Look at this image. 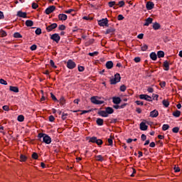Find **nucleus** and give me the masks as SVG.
<instances>
[{
	"label": "nucleus",
	"mask_w": 182,
	"mask_h": 182,
	"mask_svg": "<svg viewBox=\"0 0 182 182\" xmlns=\"http://www.w3.org/2000/svg\"><path fill=\"white\" fill-rule=\"evenodd\" d=\"M14 38H22V35H21V33H19L18 32H16L14 33Z\"/></svg>",
	"instance_id": "obj_39"
},
{
	"label": "nucleus",
	"mask_w": 182,
	"mask_h": 182,
	"mask_svg": "<svg viewBox=\"0 0 182 182\" xmlns=\"http://www.w3.org/2000/svg\"><path fill=\"white\" fill-rule=\"evenodd\" d=\"M37 48H38V46L36 45H35V44L32 45L30 47L31 50H36Z\"/></svg>",
	"instance_id": "obj_51"
},
{
	"label": "nucleus",
	"mask_w": 182,
	"mask_h": 182,
	"mask_svg": "<svg viewBox=\"0 0 182 182\" xmlns=\"http://www.w3.org/2000/svg\"><path fill=\"white\" fill-rule=\"evenodd\" d=\"M116 31V29H114V28H109L107 29L106 32H105V35H113L114 33V31Z\"/></svg>",
	"instance_id": "obj_15"
},
{
	"label": "nucleus",
	"mask_w": 182,
	"mask_h": 182,
	"mask_svg": "<svg viewBox=\"0 0 182 182\" xmlns=\"http://www.w3.org/2000/svg\"><path fill=\"white\" fill-rule=\"evenodd\" d=\"M141 139L142 140V141H145V140L147 139V136H146V134H142L141 136Z\"/></svg>",
	"instance_id": "obj_55"
},
{
	"label": "nucleus",
	"mask_w": 182,
	"mask_h": 182,
	"mask_svg": "<svg viewBox=\"0 0 182 182\" xmlns=\"http://www.w3.org/2000/svg\"><path fill=\"white\" fill-rule=\"evenodd\" d=\"M68 116H69L68 114H65V112H63L61 118L63 119V120H66V119H68Z\"/></svg>",
	"instance_id": "obj_45"
},
{
	"label": "nucleus",
	"mask_w": 182,
	"mask_h": 182,
	"mask_svg": "<svg viewBox=\"0 0 182 182\" xmlns=\"http://www.w3.org/2000/svg\"><path fill=\"white\" fill-rule=\"evenodd\" d=\"M50 97L54 102H59V100H58V98H56L55 95H53V93L52 92H50Z\"/></svg>",
	"instance_id": "obj_41"
},
{
	"label": "nucleus",
	"mask_w": 182,
	"mask_h": 182,
	"mask_svg": "<svg viewBox=\"0 0 182 182\" xmlns=\"http://www.w3.org/2000/svg\"><path fill=\"white\" fill-rule=\"evenodd\" d=\"M98 25L100 26H109V20L107 19V18L99 20Z\"/></svg>",
	"instance_id": "obj_6"
},
{
	"label": "nucleus",
	"mask_w": 182,
	"mask_h": 182,
	"mask_svg": "<svg viewBox=\"0 0 182 182\" xmlns=\"http://www.w3.org/2000/svg\"><path fill=\"white\" fill-rule=\"evenodd\" d=\"M0 33H1V38H5V36H6L8 35L6 33V31H4L2 29L0 31Z\"/></svg>",
	"instance_id": "obj_40"
},
{
	"label": "nucleus",
	"mask_w": 182,
	"mask_h": 182,
	"mask_svg": "<svg viewBox=\"0 0 182 182\" xmlns=\"http://www.w3.org/2000/svg\"><path fill=\"white\" fill-rule=\"evenodd\" d=\"M46 29L47 31V32H52V31H53V29H56V28H58V23H53L52 24H50V26H48V24H46Z\"/></svg>",
	"instance_id": "obj_5"
},
{
	"label": "nucleus",
	"mask_w": 182,
	"mask_h": 182,
	"mask_svg": "<svg viewBox=\"0 0 182 182\" xmlns=\"http://www.w3.org/2000/svg\"><path fill=\"white\" fill-rule=\"evenodd\" d=\"M28 160V157L23 154L20 155V161H26Z\"/></svg>",
	"instance_id": "obj_34"
},
{
	"label": "nucleus",
	"mask_w": 182,
	"mask_h": 182,
	"mask_svg": "<svg viewBox=\"0 0 182 182\" xmlns=\"http://www.w3.org/2000/svg\"><path fill=\"white\" fill-rule=\"evenodd\" d=\"M105 112L109 116V114H113L114 113V109L110 107H105Z\"/></svg>",
	"instance_id": "obj_14"
},
{
	"label": "nucleus",
	"mask_w": 182,
	"mask_h": 182,
	"mask_svg": "<svg viewBox=\"0 0 182 182\" xmlns=\"http://www.w3.org/2000/svg\"><path fill=\"white\" fill-rule=\"evenodd\" d=\"M32 159H33L34 160H38V159L39 158V156L38 155V153L34 152L32 154L31 156Z\"/></svg>",
	"instance_id": "obj_38"
},
{
	"label": "nucleus",
	"mask_w": 182,
	"mask_h": 182,
	"mask_svg": "<svg viewBox=\"0 0 182 182\" xmlns=\"http://www.w3.org/2000/svg\"><path fill=\"white\" fill-rule=\"evenodd\" d=\"M50 39L56 43H59V41H60V36L58 33H54L50 36Z\"/></svg>",
	"instance_id": "obj_7"
},
{
	"label": "nucleus",
	"mask_w": 182,
	"mask_h": 182,
	"mask_svg": "<svg viewBox=\"0 0 182 182\" xmlns=\"http://www.w3.org/2000/svg\"><path fill=\"white\" fill-rule=\"evenodd\" d=\"M97 114H99V116H101V117H109V115L107 114L106 111L100 110L98 111Z\"/></svg>",
	"instance_id": "obj_16"
},
{
	"label": "nucleus",
	"mask_w": 182,
	"mask_h": 182,
	"mask_svg": "<svg viewBox=\"0 0 182 182\" xmlns=\"http://www.w3.org/2000/svg\"><path fill=\"white\" fill-rule=\"evenodd\" d=\"M126 89H127L126 85H122L120 86V91L121 92H126Z\"/></svg>",
	"instance_id": "obj_49"
},
{
	"label": "nucleus",
	"mask_w": 182,
	"mask_h": 182,
	"mask_svg": "<svg viewBox=\"0 0 182 182\" xmlns=\"http://www.w3.org/2000/svg\"><path fill=\"white\" fill-rule=\"evenodd\" d=\"M26 25L28 27L33 26V22L32 20H27L26 21Z\"/></svg>",
	"instance_id": "obj_33"
},
{
	"label": "nucleus",
	"mask_w": 182,
	"mask_h": 182,
	"mask_svg": "<svg viewBox=\"0 0 182 182\" xmlns=\"http://www.w3.org/2000/svg\"><path fill=\"white\" fill-rule=\"evenodd\" d=\"M162 105H164L165 107H168V106H170V102L168 100H164L162 101Z\"/></svg>",
	"instance_id": "obj_35"
},
{
	"label": "nucleus",
	"mask_w": 182,
	"mask_h": 182,
	"mask_svg": "<svg viewBox=\"0 0 182 182\" xmlns=\"http://www.w3.org/2000/svg\"><path fill=\"white\" fill-rule=\"evenodd\" d=\"M149 57L152 60H157V54L154 52L151 53Z\"/></svg>",
	"instance_id": "obj_25"
},
{
	"label": "nucleus",
	"mask_w": 182,
	"mask_h": 182,
	"mask_svg": "<svg viewBox=\"0 0 182 182\" xmlns=\"http://www.w3.org/2000/svg\"><path fill=\"white\" fill-rule=\"evenodd\" d=\"M113 61H107L105 64L107 69H112L113 68Z\"/></svg>",
	"instance_id": "obj_23"
},
{
	"label": "nucleus",
	"mask_w": 182,
	"mask_h": 182,
	"mask_svg": "<svg viewBox=\"0 0 182 182\" xmlns=\"http://www.w3.org/2000/svg\"><path fill=\"white\" fill-rule=\"evenodd\" d=\"M157 56L158 58H164V51L163 50H159L157 52Z\"/></svg>",
	"instance_id": "obj_30"
},
{
	"label": "nucleus",
	"mask_w": 182,
	"mask_h": 182,
	"mask_svg": "<svg viewBox=\"0 0 182 182\" xmlns=\"http://www.w3.org/2000/svg\"><path fill=\"white\" fill-rule=\"evenodd\" d=\"M147 49H149V46L144 43L143 45H141V50H142V52H146Z\"/></svg>",
	"instance_id": "obj_27"
},
{
	"label": "nucleus",
	"mask_w": 182,
	"mask_h": 182,
	"mask_svg": "<svg viewBox=\"0 0 182 182\" xmlns=\"http://www.w3.org/2000/svg\"><path fill=\"white\" fill-rule=\"evenodd\" d=\"M17 120H18V122H22L25 120V117H23V115H22V114L18 115L17 117Z\"/></svg>",
	"instance_id": "obj_36"
},
{
	"label": "nucleus",
	"mask_w": 182,
	"mask_h": 182,
	"mask_svg": "<svg viewBox=\"0 0 182 182\" xmlns=\"http://www.w3.org/2000/svg\"><path fill=\"white\" fill-rule=\"evenodd\" d=\"M139 127L141 130L145 132V130H147V129L149 128V126L146 125V123L144 122H141L139 124Z\"/></svg>",
	"instance_id": "obj_17"
},
{
	"label": "nucleus",
	"mask_w": 182,
	"mask_h": 182,
	"mask_svg": "<svg viewBox=\"0 0 182 182\" xmlns=\"http://www.w3.org/2000/svg\"><path fill=\"white\" fill-rule=\"evenodd\" d=\"M161 87H166V82L164 81H162L160 82Z\"/></svg>",
	"instance_id": "obj_63"
},
{
	"label": "nucleus",
	"mask_w": 182,
	"mask_h": 182,
	"mask_svg": "<svg viewBox=\"0 0 182 182\" xmlns=\"http://www.w3.org/2000/svg\"><path fill=\"white\" fill-rule=\"evenodd\" d=\"M179 130H180V128H178V127H173L172 129L173 133H178Z\"/></svg>",
	"instance_id": "obj_50"
},
{
	"label": "nucleus",
	"mask_w": 182,
	"mask_h": 182,
	"mask_svg": "<svg viewBox=\"0 0 182 182\" xmlns=\"http://www.w3.org/2000/svg\"><path fill=\"white\" fill-rule=\"evenodd\" d=\"M120 80H122V77L120 76L119 73H116L114 75L113 78H111L109 82H110V85H117V83H119V82H120Z\"/></svg>",
	"instance_id": "obj_3"
},
{
	"label": "nucleus",
	"mask_w": 182,
	"mask_h": 182,
	"mask_svg": "<svg viewBox=\"0 0 182 182\" xmlns=\"http://www.w3.org/2000/svg\"><path fill=\"white\" fill-rule=\"evenodd\" d=\"M95 160L97 161H103L105 159L102 155H97V156H95Z\"/></svg>",
	"instance_id": "obj_28"
},
{
	"label": "nucleus",
	"mask_w": 182,
	"mask_h": 182,
	"mask_svg": "<svg viewBox=\"0 0 182 182\" xmlns=\"http://www.w3.org/2000/svg\"><path fill=\"white\" fill-rule=\"evenodd\" d=\"M146 7L148 11H151V9H153V8H154V3H153L151 1H148L146 3Z\"/></svg>",
	"instance_id": "obj_12"
},
{
	"label": "nucleus",
	"mask_w": 182,
	"mask_h": 182,
	"mask_svg": "<svg viewBox=\"0 0 182 182\" xmlns=\"http://www.w3.org/2000/svg\"><path fill=\"white\" fill-rule=\"evenodd\" d=\"M97 126H103L104 120L101 118H97L96 120Z\"/></svg>",
	"instance_id": "obj_26"
},
{
	"label": "nucleus",
	"mask_w": 182,
	"mask_h": 182,
	"mask_svg": "<svg viewBox=\"0 0 182 182\" xmlns=\"http://www.w3.org/2000/svg\"><path fill=\"white\" fill-rule=\"evenodd\" d=\"M82 113L81 114H86V113H90V112H92V109H89V110H81Z\"/></svg>",
	"instance_id": "obj_56"
},
{
	"label": "nucleus",
	"mask_w": 182,
	"mask_h": 182,
	"mask_svg": "<svg viewBox=\"0 0 182 182\" xmlns=\"http://www.w3.org/2000/svg\"><path fill=\"white\" fill-rule=\"evenodd\" d=\"M135 103H136L138 106H143V105H144L143 102L139 101V100L136 101Z\"/></svg>",
	"instance_id": "obj_61"
},
{
	"label": "nucleus",
	"mask_w": 182,
	"mask_h": 182,
	"mask_svg": "<svg viewBox=\"0 0 182 182\" xmlns=\"http://www.w3.org/2000/svg\"><path fill=\"white\" fill-rule=\"evenodd\" d=\"M151 23H153V18L151 17H149L145 20L144 26H149V25H150Z\"/></svg>",
	"instance_id": "obj_18"
},
{
	"label": "nucleus",
	"mask_w": 182,
	"mask_h": 182,
	"mask_svg": "<svg viewBox=\"0 0 182 182\" xmlns=\"http://www.w3.org/2000/svg\"><path fill=\"white\" fill-rule=\"evenodd\" d=\"M58 29H59V31H65V29H66V26L63 24L60 25L58 26Z\"/></svg>",
	"instance_id": "obj_47"
},
{
	"label": "nucleus",
	"mask_w": 182,
	"mask_h": 182,
	"mask_svg": "<svg viewBox=\"0 0 182 182\" xmlns=\"http://www.w3.org/2000/svg\"><path fill=\"white\" fill-rule=\"evenodd\" d=\"M112 103H114V105H120V103H122V99L120 97H113Z\"/></svg>",
	"instance_id": "obj_11"
},
{
	"label": "nucleus",
	"mask_w": 182,
	"mask_h": 182,
	"mask_svg": "<svg viewBox=\"0 0 182 182\" xmlns=\"http://www.w3.org/2000/svg\"><path fill=\"white\" fill-rule=\"evenodd\" d=\"M67 68L68 69H75V68H76V63L72 60H68L67 61Z\"/></svg>",
	"instance_id": "obj_8"
},
{
	"label": "nucleus",
	"mask_w": 182,
	"mask_h": 182,
	"mask_svg": "<svg viewBox=\"0 0 182 182\" xmlns=\"http://www.w3.org/2000/svg\"><path fill=\"white\" fill-rule=\"evenodd\" d=\"M151 98H153V100H158L159 95L153 94Z\"/></svg>",
	"instance_id": "obj_52"
},
{
	"label": "nucleus",
	"mask_w": 182,
	"mask_h": 182,
	"mask_svg": "<svg viewBox=\"0 0 182 182\" xmlns=\"http://www.w3.org/2000/svg\"><path fill=\"white\" fill-rule=\"evenodd\" d=\"M139 99H141V100H146V102H152L151 97L146 94L140 95Z\"/></svg>",
	"instance_id": "obj_9"
},
{
	"label": "nucleus",
	"mask_w": 182,
	"mask_h": 182,
	"mask_svg": "<svg viewBox=\"0 0 182 182\" xmlns=\"http://www.w3.org/2000/svg\"><path fill=\"white\" fill-rule=\"evenodd\" d=\"M36 35H41L42 33V29L41 28H38L35 31Z\"/></svg>",
	"instance_id": "obj_46"
},
{
	"label": "nucleus",
	"mask_w": 182,
	"mask_h": 182,
	"mask_svg": "<svg viewBox=\"0 0 182 182\" xmlns=\"http://www.w3.org/2000/svg\"><path fill=\"white\" fill-rule=\"evenodd\" d=\"M117 6H119V8H123L124 5H126V3H124V1H120L118 2V4H116Z\"/></svg>",
	"instance_id": "obj_29"
},
{
	"label": "nucleus",
	"mask_w": 182,
	"mask_h": 182,
	"mask_svg": "<svg viewBox=\"0 0 182 182\" xmlns=\"http://www.w3.org/2000/svg\"><path fill=\"white\" fill-rule=\"evenodd\" d=\"M89 56H97L99 55V52L95 51L93 53H89Z\"/></svg>",
	"instance_id": "obj_44"
},
{
	"label": "nucleus",
	"mask_w": 182,
	"mask_h": 182,
	"mask_svg": "<svg viewBox=\"0 0 182 182\" xmlns=\"http://www.w3.org/2000/svg\"><path fill=\"white\" fill-rule=\"evenodd\" d=\"M134 62L136 63H139V62H140L141 60V59L139 58V57H136L134 59Z\"/></svg>",
	"instance_id": "obj_58"
},
{
	"label": "nucleus",
	"mask_w": 182,
	"mask_h": 182,
	"mask_svg": "<svg viewBox=\"0 0 182 182\" xmlns=\"http://www.w3.org/2000/svg\"><path fill=\"white\" fill-rule=\"evenodd\" d=\"M144 36V34L140 33L137 36L138 39H143V37Z\"/></svg>",
	"instance_id": "obj_64"
},
{
	"label": "nucleus",
	"mask_w": 182,
	"mask_h": 182,
	"mask_svg": "<svg viewBox=\"0 0 182 182\" xmlns=\"http://www.w3.org/2000/svg\"><path fill=\"white\" fill-rule=\"evenodd\" d=\"M116 5V1H109L108 2V6L109 8H113Z\"/></svg>",
	"instance_id": "obj_43"
},
{
	"label": "nucleus",
	"mask_w": 182,
	"mask_h": 182,
	"mask_svg": "<svg viewBox=\"0 0 182 182\" xmlns=\"http://www.w3.org/2000/svg\"><path fill=\"white\" fill-rule=\"evenodd\" d=\"M58 19L59 21H66V19H68V15L60 14L58 15Z\"/></svg>",
	"instance_id": "obj_19"
},
{
	"label": "nucleus",
	"mask_w": 182,
	"mask_h": 182,
	"mask_svg": "<svg viewBox=\"0 0 182 182\" xmlns=\"http://www.w3.org/2000/svg\"><path fill=\"white\" fill-rule=\"evenodd\" d=\"M90 143H96L97 146H102L103 144V141L102 139H97L96 136H92L90 138Z\"/></svg>",
	"instance_id": "obj_4"
},
{
	"label": "nucleus",
	"mask_w": 182,
	"mask_h": 182,
	"mask_svg": "<svg viewBox=\"0 0 182 182\" xmlns=\"http://www.w3.org/2000/svg\"><path fill=\"white\" fill-rule=\"evenodd\" d=\"M9 90L11 92H14V93H18L19 92V88L18 87L10 86L9 87Z\"/></svg>",
	"instance_id": "obj_22"
},
{
	"label": "nucleus",
	"mask_w": 182,
	"mask_h": 182,
	"mask_svg": "<svg viewBox=\"0 0 182 182\" xmlns=\"http://www.w3.org/2000/svg\"><path fill=\"white\" fill-rule=\"evenodd\" d=\"M17 16L19 18H26V12H22L21 11H18Z\"/></svg>",
	"instance_id": "obj_24"
},
{
	"label": "nucleus",
	"mask_w": 182,
	"mask_h": 182,
	"mask_svg": "<svg viewBox=\"0 0 182 182\" xmlns=\"http://www.w3.org/2000/svg\"><path fill=\"white\" fill-rule=\"evenodd\" d=\"M55 9H56V6H50L46 9L45 14H46V15H49L50 14H52Z\"/></svg>",
	"instance_id": "obj_10"
},
{
	"label": "nucleus",
	"mask_w": 182,
	"mask_h": 182,
	"mask_svg": "<svg viewBox=\"0 0 182 182\" xmlns=\"http://www.w3.org/2000/svg\"><path fill=\"white\" fill-rule=\"evenodd\" d=\"M149 116L150 117H157V116H159V111H157L156 109H154L150 112Z\"/></svg>",
	"instance_id": "obj_20"
},
{
	"label": "nucleus",
	"mask_w": 182,
	"mask_h": 182,
	"mask_svg": "<svg viewBox=\"0 0 182 182\" xmlns=\"http://www.w3.org/2000/svg\"><path fill=\"white\" fill-rule=\"evenodd\" d=\"M117 19L118 21H123V19H124V16H123V15L122 14H119L117 16Z\"/></svg>",
	"instance_id": "obj_53"
},
{
	"label": "nucleus",
	"mask_w": 182,
	"mask_h": 182,
	"mask_svg": "<svg viewBox=\"0 0 182 182\" xmlns=\"http://www.w3.org/2000/svg\"><path fill=\"white\" fill-rule=\"evenodd\" d=\"M164 66V70L168 71L170 70V63H168L167 60H165L163 64Z\"/></svg>",
	"instance_id": "obj_13"
},
{
	"label": "nucleus",
	"mask_w": 182,
	"mask_h": 182,
	"mask_svg": "<svg viewBox=\"0 0 182 182\" xmlns=\"http://www.w3.org/2000/svg\"><path fill=\"white\" fill-rule=\"evenodd\" d=\"M38 139L39 141H42L43 139V143H46V144H50V143H52V138H50L49 135L44 133H39L38 135Z\"/></svg>",
	"instance_id": "obj_1"
},
{
	"label": "nucleus",
	"mask_w": 182,
	"mask_h": 182,
	"mask_svg": "<svg viewBox=\"0 0 182 182\" xmlns=\"http://www.w3.org/2000/svg\"><path fill=\"white\" fill-rule=\"evenodd\" d=\"M0 83H1V85H4L5 86H6V85H8V82H6V80H5L4 79H0Z\"/></svg>",
	"instance_id": "obj_48"
},
{
	"label": "nucleus",
	"mask_w": 182,
	"mask_h": 182,
	"mask_svg": "<svg viewBox=\"0 0 182 182\" xmlns=\"http://www.w3.org/2000/svg\"><path fill=\"white\" fill-rule=\"evenodd\" d=\"M152 28L153 29H154V31H159V29L161 28V26L160 25V23L155 22L153 23Z\"/></svg>",
	"instance_id": "obj_21"
},
{
	"label": "nucleus",
	"mask_w": 182,
	"mask_h": 182,
	"mask_svg": "<svg viewBox=\"0 0 182 182\" xmlns=\"http://www.w3.org/2000/svg\"><path fill=\"white\" fill-rule=\"evenodd\" d=\"M84 70H85V67L80 66V65L78 66V71L79 72H83Z\"/></svg>",
	"instance_id": "obj_60"
},
{
	"label": "nucleus",
	"mask_w": 182,
	"mask_h": 182,
	"mask_svg": "<svg viewBox=\"0 0 182 182\" xmlns=\"http://www.w3.org/2000/svg\"><path fill=\"white\" fill-rule=\"evenodd\" d=\"M38 6H39L38 5V4H36L35 2L32 3V8H33V9H37Z\"/></svg>",
	"instance_id": "obj_57"
},
{
	"label": "nucleus",
	"mask_w": 182,
	"mask_h": 182,
	"mask_svg": "<svg viewBox=\"0 0 182 182\" xmlns=\"http://www.w3.org/2000/svg\"><path fill=\"white\" fill-rule=\"evenodd\" d=\"M168 129H170V125L167 124H164L163 126H162V130L164 132H166V130H168Z\"/></svg>",
	"instance_id": "obj_37"
},
{
	"label": "nucleus",
	"mask_w": 182,
	"mask_h": 182,
	"mask_svg": "<svg viewBox=\"0 0 182 182\" xmlns=\"http://www.w3.org/2000/svg\"><path fill=\"white\" fill-rule=\"evenodd\" d=\"M49 122H55V117L53 115L49 117Z\"/></svg>",
	"instance_id": "obj_62"
},
{
	"label": "nucleus",
	"mask_w": 182,
	"mask_h": 182,
	"mask_svg": "<svg viewBox=\"0 0 182 182\" xmlns=\"http://www.w3.org/2000/svg\"><path fill=\"white\" fill-rule=\"evenodd\" d=\"M102 99V100H100ZM90 100L93 105H103L105 103L104 100H107V99L99 96H93L90 98Z\"/></svg>",
	"instance_id": "obj_2"
},
{
	"label": "nucleus",
	"mask_w": 182,
	"mask_h": 182,
	"mask_svg": "<svg viewBox=\"0 0 182 182\" xmlns=\"http://www.w3.org/2000/svg\"><path fill=\"white\" fill-rule=\"evenodd\" d=\"M181 114V112L176 110L174 112H173V116H174V117H180V115Z\"/></svg>",
	"instance_id": "obj_31"
},
{
	"label": "nucleus",
	"mask_w": 182,
	"mask_h": 182,
	"mask_svg": "<svg viewBox=\"0 0 182 182\" xmlns=\"http://www.w3.org/2000/svg\"><path fill=\"white\" fill-rule=\"evenodd\" d=\"M58 102H60V105H61V106H63V105L66 103V100H65V97H61Z\"/></svg>",
	"instance_id": "obj_32"
},
{
	"label": "nucleus",
	"mask_w": 182,
	"mask_h": 182,
	"mask_svg": "<svg viewBox=\"0 0 182 182\" xmlns=\"http://www.w3.org/2000/svg\"><path fill=\"white\" fill-rule=\"evenodd\" d=\"M50 66H52V68H54V69H57L58 68V66H56L55 65V62L53 61V60H50Z\"/></svg>",
	"instance_id": "obj_42"
},
{
	"label": "nucleus",
	"mask_w": 182,
	"mask_h": 182,
	"mask_svg": "<svg viewBox=\"0 0 182 182\" xmlns=\"http://www.w3.org/2000/svg\"><path fill=\"white\" fill-rule=\"evenodd\" d=\"M3 110H5V112H9V106L8 105H4L3 106Z\"/></svg>",
	"instance_id": "obj_54"
},
{
	"label": "nucleus",
	"mask_w": 182,
	"mask_h": 182,
	"mask_svg": "<svg viewBox=\"0 0 182 182\" xmlns=\"http://www.w3.org/2000/svg\"><path fill=\"white\" fill-rule=\"evenodd\" d=\"M109 146H113V139L112 138L108 139Z\"/></svg>",
	"instance_id": "obj_59"
}]
</instances>
